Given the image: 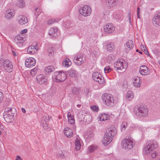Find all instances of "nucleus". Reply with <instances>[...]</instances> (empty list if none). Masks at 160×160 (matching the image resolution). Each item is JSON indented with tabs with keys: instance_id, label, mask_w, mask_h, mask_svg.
I'll use <instances>...</instances> for the list:
<instances>
[{
	"instance_id": "obj_35",
	"label": "nucleus",
	"mask_w": 160,
	"mask_h": 160,
	"mask_svg": "<svg viewBox=\"0 0 160 160\" xmlns=\"http://www.w3.org/2000/svg\"><path fill=\"white\" fill-rule=\"evenodd\" d=\"M106 47L107 50L110 52L112 51L113 49H114V45L112 42L109 43L107 44Z\"/></svg>"
},
{
	"instance_id": "obj_56",
	"label": "nucleus",
	"mask_w": 160,
	"mask_h": 160,
	"mask_svg": "<svg viewBox=\"0 0 160 160\" xmlns=\"http://www.w3.org/2000/svg\"><path fill=\"white\" fill-rule=\"evenodd\" d=\"M140 8H139V7H138V8H137V14H140Z\"/></svg>"
},
{
	"instance_id": "obj_48",
	"label": "nucleus",
	"mask_w": 160,
	"mask_h": 160,
	"mask_svg": "<svg viewBox=\"0 0 160 160\" xmlns=\"http://www.w3.org/2000/svg\"><path fill=\"white\" fill-rule=\"evenodd\" d=\"M91 108L92 110H93L94 111H96V112L98 111V107H97L96 105H94L93 106H91Z\"/></svg>"
},
{
	"instance_id": "obj_57",
	"label": "nucleus",
	"mask_w": 160,
	"mask_h": 160,
	"mask_svg": "<svg viewBox=\"0 0 160 160\" xmlns=\"http://www.w3.org/2000/svg\"><path fill=\"white\" fill-rule=\"evenodd\" d=\"M144 53L146 55H149V56L150 55V54H149V52L148 51L147 49H146L145 51V52H144Z\"/></svg>"
},
{
	"instance_id": "obj_61",
	"label": "nucleus",
	"mask_w": 160,
	"mask_h": 160,
	"mask_svg": "<svg viewBox=\"0 0 160 160\" xmlns=\"http://www.w3.org/2000/svg\"><path fill=\"white\" fill-rule=\"evenodd\" d=\"M137 14V17L138 18H140V16L139 15L140 14Z\"/></svg>"
},
{
	"instance_id": "obj_19",
	"label": "nucleus",
	"mask_w": 160,
	"mask_h": 160,
	"mask_svg": "<svg viewBox=\"0 0 160 160\" xmlns=\"http://www.w3.org/2000/svg\"><path fill=\"white\" fill-rule=\"evenodd\" d=\"M15 13L13 9H9L7 10L5 13V17L8 19L11 18L13 17Z\"/></svg>"
},
{
	"instance_id": "obj_12",
	"label": "nucleus",
	"mask_w": 160,
	"mask_h": 160,
	"mask_svg": "<svg viewBox=\"0 0 160 160\" xmlns=\"http://www.w3.org/2000/svg\"><path fill=\"white\" fill-rule=\"evenodd\" d=\"M36 62V60L34 58H29L26 60L25 64L26 67L32 68L35 65Z\"/></svg>"
},
{
	"instance_id": "obj_38",
	"label": "nucleus",
	"mask_w": 160,
	"mask_h": 160,
	"mask_svg": "<svg viewBox=\"0 0 160 160\" xmlns=\"http://www.w3.org/2000/svg\"><path fill=\"white\" fill-rule=\"evenodd\" d=\"M72 93L75 95H78L81 92V90L78 88H73L72 90Z\"/></svg>"
},
{
	"instance_id": "obj_42",
	"label": "nucleus",
	"mask_w": 160,
	"mask_h": 160,
	"mask_svg": "<svg viewBox=\"0 0 160 160\" xmlns=\"http://www.w3.org/2000/svg\"><path fill=\"white\" fill-rule=\"evenodd\" d=\"M97 148L96 146L91 145L88 148V150L90 153L93 152Z\"/></svg>"
},
{
	"instance_id": "obj_2",
	"label": "nucleus",
	"mask_w": 160,
	"mask_h": 160,
	"mask_svg": "<svg viewBox=\"0 0 160 160\" xmlns=\"http://www.w3.org/2000/svg\"><path fill=\"white\" fill-rule=\"evenodd\" d=\"M102 99L103 103L108 107H111L114 105V98L110 94L104 93L102 95Z\"/></svg>"
},
{
	"instance_id": "obj_47",
	"label": "nucleus",
	"mask_w": 160,
	"mask_h": 160,
	"mask_svg": "<svg viewBox=\"0 0 160 160\" xmlns=\"http://www.w3.org/2000/svg\"><path fill=\"white\" fill-rule=\"evenodd\" d=\"M127 122L125 121L123 122L121 125V127H122L123 128H124V130L125 129L127 128Z\"/></svg>"
},
{
	"instance_id": "obj_27",
	"label": "nucleus",
	"mask_w": 160,
	"mask_h": 160,
	"mask_svg": "<svg viewBox=\"0 0 160 160\" xmlns=\"http://www.w3.org/2000/svg\"><path fill=\"white\" fill-rule=\"evenodd\" d=\"M62 65L65 67H68L72 64L71 61L68 58L64 59L62 62Z\"/></svg>"
},
{
	"instance_id": "obj_32",
	"label": "nucleus",
	"mask_w": 160,
	"mask_h": 160,
	"mask_svg": "<svg viewBox=\"0 0 160 160\" xmlns=\"http://www.w3.org/2000/svg\"><path fill=\"white\" fill-rule=\"evenodd\" d=\"M68 121L69 123L71 124H73L75 123V120L74 118V116L72 115L71 114H68Z\"/></svg>"
},
{
	"instance_id": "obj_31",
	"label": "nucleus",
	"mask_w": 160,
	"mask_h": 160,
	"mask_svg": "<svg viewBox=\"0 0 160 160\" xmlns=\"http://www.w3.org/2000/svg\"><path fill=\"white\" fill-rule=\"evenodd\" d=\"M77 74L76 71L74 69L72 68L68 71V74L72 77H74Z\"/></svg>"
},
{
	"instance_id": "obj_29",
	"label": "nucleus",
	"mask_w": 160,
	"mask_h": 160,
	"mask_svg": "<svg viewBox=\"0 0 160 160\" xmlns=\"http://www.w3.org/2000/svg\"><path fill=\"white\" fill-rule=\"evenodd\" d=\"M87 113L85 111H81L77 114L78 118L82 120Z\"/></svg>"
},
{
	"instance_id": "obj_16",
	"label": "nucleus",
	"mask_w": 160,
	"mask_h": 160,
	"mask_svg": "<svg viewBox=\"0 0 160 160\" xmlns=\"http://www.w3.org/2000/svg\"><path fill=\"white\" fill-rule=\"evenodd\" d=\"M140 73L142 75H145L149 74L150 71L148 67L145 65H142L139 68Z\"/></svg>"
},
{
	"instance_id": "obj_46",
	"label": "nucleus",
	"mask_w": 160,
	"mask_h": 160,
	"mask_svg": "<svg viewBox=\"0 0 160 160\" xmlns=\"http://www.w3.org/2000/svg\"><path fill=\"white\" fill-rule=\"evenodd\" d=\"M112 69L110 68L109 66H107L105 68L104 72L105 73H109L112 70Z\"/></svg>"
},
{
	"instance_id": "obj_11",
	"label": "nucleus",
	"mask_w": 160,
	"mask_h": 160,
	"mask_svg": "<svg viewBox=\"0 0 160 160\" xmlns=\"http://www.w3.org/2000/svg\"><path fill=\"white\" fill-rule=\"evenodd\" d=\"M36 79L37 82L39 84L47 85V84L48 80L46 77L43 74H40L37 76Z\"/></svg>"
},
{
	"instance_id": "obj_43",
	"label": "nucleus",
	"mask_w": 160,
	"mask_h": 160,
	"mask_svg": "<svg viewBox=\"0 0 160 160\" xmlns=\"http://www.w3.org/2000/svg\"><path fill=\"white\" fill-rule=\"evenodd\" d=\"M37 68H35L31 70L30 72L32 76L35 75L37 72Z\"/></svg>"
},
{
	"instance_id": "obj_21",
	"label": "nucleus",
	"mask_w": 160,
	"mask_h": 160,
	"mask_svg": "<svg viewBox=\"0 0 160 160\" xmlns=\"http://www.w3.org/2000/svg\"><path fill=\"white\" fill-rule=\"evenodd\" d=\"M5 112H7L6 114H9V115H13V116H16L17 112L14 108H12L10 107L6 108L5 109Z\"/></svg>"
},
{
	"instance_id": "obj_8",
	"label": "nucleus",
	"mask_w": 160,
	"mask_h": 160,
	"mask_svg": "<svg viewBox=\"0 0 160 160\" xmlns=\"http://www.w3.org/2000/svg\"><path fill=\"white\" fill-rule=\"evenodd\" d=\"M133 142L131 140L124 139L122 142V147L125 149L129 150L132 148Z\"/></svg>"
},
{
	"instance_id": "obj_3",
	"label": "nucleus",
	"mask_w": 160,
	"mask_h": 160,
	"mask_svg": "<svg viewBox=\"0 0 160 160\" xmlns=\"http://www.w3.org/2000/svg\"><path fill=\"white\" fill-rule=\"evenodd\" d=\"M114 69L119 73H122L124 72L126 68V66L125 63L123 62V60L121 61L120 60L115 62L114 64Z\"/></svg>"
},
{
	"instance_id": "obj_60",
	"label": "nucleus",
	"mask_w": 160,
	"mask_h": 160,
	"mask_svg": "<svg viewBox=\"0 0 160 160\" xmlns=\"http://www.w3.org/2000/svg\"><path fill=\"white\" fill-rule=\"evenodd\" d=\"M87 136H87L86 135L85 136V137L86 138H88L89 139H90L91 138V136H90L89 137V136H88V137Z\"/></svg>"
},
{
	"instance_id": "obj_17",
	"label": "nucleus",
	"mask_w": 160,
	"mask_h": 160,
	"mask_svg": "<svg viewBox=\"0 0 160 160\" xmlns=\"http://www.w3.org/2000/svg\"><path fill=\"white\" fill-rule=\"evenodd\" d=\"M152 22L155 26H160V13H157L153 18Z\"/></svg>"
},
{
	"instance_id": "obj_6",
	"label": "nucleus",
	"mask_w": 160,
	"mask_h": 160,
	"mask_svg": "<svg viewBox=\"0 0 160 160\" xmlns=\"http://www.w3.org/2000/svg\"><path fill=\"white\" fill-rule=\"evenodd\" d=\"M138 112L136 113V115L139 117H146L148 114V109L145 105H141L138 109Z\"/></svg>"
},
{
	"instance_id": "obj_22",
	"label": "nucleus",
	"mask_w": 160,
	"mask_h": 160,
	"mask_svg": "<svg viewBox=\"0 0 160 160\" xmlns=\"http://www.w3.org/2000/svg\"><path fill=\"white\" fill-rule=\"evenodd\" d=\"M64 133L67 137L70 138L73 136V132L71 129L67 127L64 129Z\"/></svg>"
},
{
	"instance_id": "obj_53",
	"label": "nucleus",
	"mask_w": 160,
	"mask_h": 160,
	"mask_svg": "<svg viewBox=\"0 0 160 160\" xmlns=\"http://www.w3.org/2000/svg\"><path fill=\"white\" fill-rule=\"evenodd\" d=\"M3 96L2 93L0 92V103L1 102V101L2 100V97Z\"/></svg>"
},
{
	"instance_id": "obj_50",
	"label": "nucleus",
	"mask_w": 160,
	"mask_h": 160,
	"mask_svg": "<svg viewBox=\"0 0 160 160\" xmlns=\"http://www.w3.org/2000/svg\"><path fill=\"white\" fill-rule=\"evenodd\" d=\"M131 12H130V11H129L128 12V17L129 18V20L130 22L131 21L130 20H131Z\"/></svg>"
},
{
	"instance_id": "obj_44",
	"label": "nucleus",
	"mask_w": 160,
	"mask_h": 160,
	"mask_svg": "<svg viewBox=\"0 0 160 160\" xmlns=\"http://www.w3.org/2000/svg\"><path fill=\"white\" fill-rule=\"evenodd\" d=\"M87 97H89L91 95V92L89 88H87L84 91Z\"/></svg>"
},
{
	"instance_id": "obj_49",
	"label": "nucleus",
	"mask_w": 160,
	"mask_h": 160,
	"mask_svg": "<svg viewBox=\"0 0 160 160\" xmlns=\"http://www.w3.org/2000/svg\"><path fill=\"white\" fill-rule=\"evenodd\" d=\"M158 155V153L156 152H154L153 153L151 154V156L152 158H156Z\"/></svg>"
},
{
	"instance_id": "obj_33",
	"label": "nucleus",
	"mask_w": 160,
	"mask_h": 160,
	"mask_svg": "<svg viewBox=\"0 0 160 160\" xmlns=\"http://www.w3.org/2000/svg\"><path fill=\"white\" fill-rule=\"evenodd\" d=\"M81 141L79 139L77 138L75 142V149L78 150L80 149L81 147Z\"/></svg>"
},
{
	"instance_id": "obj_39",
	"label": "nucleus",
	"mask_w": 160,
	"mask_h": 160,
	"mask_svg": "<svg viewBox=\"0 0 160 160\" xmlns=\"http://www.w3.org/2000/svg\"><path fill=\"white\" fill-rule=\"evenodd\" d=\"M57 157L58 158L65 160V156L62 152H58L57 154Z\"/></svg>"
},
{
	"instance_id": "obj_52",
	"label": "nucleus",
	"mask_w": 160,
	"mask_h": 160,
	"mask_svg": "<svg viewBox=\"0 0 160 160\" xmlns=\"http://www.w3.org/2000/svg\"><path fill=\"white\" fill-rule=\"evenodd\" d=\"M27 32V30L26 29H24L22 30L21 31V34H23L26 33Z\"/></svg>"
},
{
	"instance_id": "obj_28",
	"label": "nucleus",
	"mask_w": 160,
	"mask_h": 160,
	"mask_svg": "<svg viewBox=\"0 0 160 160\" xmlns=\"http://www.w3.org/2000/svg\"><path fill=\"white\" fill-rule=\"evenodd\" d=\"M28 22V20L27 18L24 16H22L19 20L18 23L20 25H22L27 23Z\"/></svg>"
},
{
	"instance_id": "obj_63",
	"label": "nucleus",
	"mask_w": 160,
	"mask_h": 160,
	"mask_svg": "<svg viewBox=\"0 0 160 160\" xmlns=\"http://www.w3.org/2000/svg\"><path fill=\"white\" fill-rule=\"evenodd\" d=\"M81 105L80 104H78V105H77V106L79 108V107H80Z\"/></svg>"
},
{
	"instance_id": "obj_62",
	"label": "nucleus",
	"mask_w": 160,
	"mask_h": 160,
	"mask_svg": "<svg viewBox=\"0 0 160 160\" xmlns=\"http://www.w3.org/2000/svg\"><path fill=\"white\" fill-rule=\"evenodd\" d=\"M52 52H49V56H50L51 55V54L52 55Z\"/></svg>"
},
{
	"instance_id": "obj_13",
	"label": "nucleus",
	"mask_w": 160,
	"mask_h": 160,
	"mask_svg": "<svg viewBox=\"0 0 160 160\" xmlns=\"http://www.w3.org/2000/svg\"><path fill=\"white\" fill-rule=\"evenodd\" d=\"M114 27L112 23L106 24L104 26V30L105 32L108 33H110L113 32Z\"/></svg>"
},
{
	"instance_id": "obj_15",
	"label": "nucleus",
	"mask_w": 160,
	"mask_h": 160,
	"mask_svg": "<svg viewBox=\"0 0 160 160\" xmlns=\"http://www.w3.org/2000/svg\"><path fill=\"white\" fill-rule=\"evenodd\" d=\"M82 57L83 56L82 54H78L75 56L73 60L74 62L77 65H80L83 62Z\"/></svg>"
},
{
	"instance_id": "obj_37",
	"label": "nucleus",
	"mask_w": 160,
	"mask_h": 160,
	"mask_svg": "<svg viewBox=\"0 0 160 160\" xmlns=\"http://www.w3.org/2000/svg\"><path fill=\"white\" fill-rule=\"evenodd\" d=\"M109 117L108 115L106 113H103L101 115V116L100 117V119L101 121H104L108 119Z\"/></svg>"
},
{
	"instance_id": "obj_1",
	"label": "nucleus",
	"mask_w": 160,
	"mask_h": 160,
	"mask_svg": "<svg viewBox=\"0 0 160 160\" xmlns=\"http://www.w3.org/2000/svg\"><path fill=\"white\" fill-rule=\"evenodd\" d=\"M116 129L115 127H111L106 131L104 138L102 141L103 144L107 146L112 140V137L116 134Z\"/></svg>"
},
{
	"instance_id": "obj_20",
	"label": "nucleus",
	"mask_w": 160,
	"mask_h": 160,
	"mask_svg": "<svg viewBox=\"0 0 160 160\" xmlns=\"http://www.w3.org/2000/svg\"><path fill=\"white\" fill-rule=\"evenodd\" d=\"M49 34L50 36L56 37L59 34V32L57 28H52L50 29Z\"/></svg>"
},
{
	"instance_id": "obj_7",
	"label": "nucleus",
	"mask_w": 160,
	"mask_h": 160,
	"mask_svg": "<svg viewBox=\"0 0 160 160\" xmlns=\"http://www.w3.org/2000/svg\"><path fill=\"white\" fill-rule=\"evenodd\" d=\"M92 12L91 8L88 6L85 5L83 7L80 8V13L84 17L89 16Z\"/></svg>"
},
{
	"instance_id": "obj_54",
	"label": "nucleus",
	"mask_w": 160,
	"mask_h": 160,
	"mask_svg": "<svg viewBox=\"0 0 160 160\" xmlns=\"http://www.w3.org/2000/svg\"><path fill=\"white\" fill-rule=\"evenodd\" d=\"M140 47L142 51H143V50H144V48L146 49V47L142 45H141Z\"/></svg>"
},
{
	"instance_id": "obj_25",
	"label": "nucleus",
	"mask_w": 160,
	"mask_h": 160,
	"mask_svg": "<svg viewBox=\"0 0 160 160\" xmlns=\"http://www.w3.org/2000/svg\"><path fill=\"white\" fill-rule=\"evenodd\" d=\"M37 48H38L37 46L36 45L35 47L33 46H31L29 47L27 50V52L30 54H33L34 53L35 49L37 50Z\"/></svg>"
},
{
	"instance_id": "obj_40",
	"label": "nucleus",
	"mask_w": 160,
	"mask_h": 160,
	"mask_svg": "<svg viewBox=\"0 0 160 160\" xmlns=\"http://www.w3.org/2000/svg\"><path fill=\"white\" fill-rule=\"evenodd\" d=\"M36 12H34V15L36 16V18L38 17L39 14L42 12V11L40 10V8H36L35 9Z\"/></svg>"
},
{
	"instance_id": "obj_10",
	"label": "nucleus",
	"mask_w": 160,
	"mask_h": 160,
	"mask_svg": "<svg viewBox=\"0 0 160 160\" xmlns=\"http://www.w3.org/2000/svg\"><path fill=\"white\" fill-rule=\"evenodd\" d=\"M92 78L94 80L98 82L100 84L102 83L104 81V78L102 77L101 74L98 72H95L93 73Z\"/></svg>"
},
{
	"instance_id": "obj_45",
	"label": "nucleus",
	"mask_w": 160,
	"mask_h": 160,
	"mask_svg": "<svg viewBox=\"0 0 160 160\" xmlns=\"http://www.w3.org/2000/svg\"><path fill=\"white\" fill-rule=\"evenodd\" d=\"M116 0H106V3H108L110 6H112L114 3L115 2Z\"/></svg>"
},
{
	"instance_id": "obj_18",
	"label": "nucleus",
	"mask_w": 160,
	"mask_h": 160,
	"mask_svg": "<svg viewBox=\"0 0 160 160\" xmlns=\"http://www.w3.org/2000/svg\"><path fill=\"white\" fill-rule=\"evenodd\" d=\"M6 113L7 112H4L3 118L7 123H10L14 120L13 115H9V114H6Z\"/></svg>"
},
{
	"instance_id": "obj_30",
	"label": "nucleus",
	"mask_w": 160,
	"mask_h": 160,
	"mask_svg": "<svg viewBox=\"0 0 160 160\" xmlns=\"http://www.w3.org/2000/svg\"><path fill=\"white\" fill-rule=\"evenodd\" d=\"M126 46L128 48L129 50H131L134 46L133 41L131 40H128L126 44Z\"/></svg>"
},
{
	"instance_id": "obj_23",
	"label": "nucleus",
	"mask_w": 160,
	"mask_h": 160,
	"mask_svg": "<svg viewBox=\"0 0 160 160\" xmlns=\"http://www.w3.org/2000/svg\"><path fill=\"white\" fill-rule=\"evenodd\" d=\"M134 85L137 87H140L141 83V79L138 77H135L133 80Z\"/></svg>"
},
{
	"instance_id": "obj_26",
	"label": "nucleus",
	"mask_w": 160,
	"mask_h": 160,
	"mask_svg": "<svg viewBox=\"0 0 160 160\" xmlns=\"http://www.w3.org/2000/svg\"><path fill=\"white\" fill-rule=\"evenodd\" d=\"M14 40L17 44L22 43L24 42V38L19 35L17 36L15 38Z\"/></svg>"
},
{
	"instance_id": "obj_14",
	"label": "nucleus",
	"mask_w": 160,
	"mask_h": 160,
	"mask_svg": "<svg viewBox=\"0 0 160 160\" xmlns=\"http://www.w3.org/2000/svg\"><path fill=\"white\" fill-rule=\"evenodd\" d=\"M49 120V117L44 116L42 118L41 124L45 129H47L48 128V122Z\"/></svg>"
},
{
	"instance_id": "obj_64",
	"label": "nucleus",
	"mask_w": 160,
	"mask_h": 160,
	"mask_svg": "<svg viewBox=\"0 0 160 160\" xmlns=\"http://www.w3.org/2000/svg\"><path fill=\"white\" fill-rule=\"evenodd\" d=\"M146 49H147L146 48V49L144 48V50H143V51H142L143 52H145V51H146Z\"/></svg>"
},
{
	"instance_id": "obj_55",
	"label": "nucleus",
	"mask_w": 160,
	"mask_h": 160,
	"mask_svg": "<svg viewBox=\"0 0 160 160\" xmlns=\"http://www.w3.org/2000/svg\"><path fill=\"white\" fill-rule=\"evenodd\" d=\"M22 159L19 156H17L16 158V160H22Z\"/></svg>"
},
{
	"instance_id": "obj_58",
	"label": "nucleus",
	"mask_w": 160,
	"mask_h": 160,
	"mask_svg": "<svg viewBox=\"0 0 160 160\" xmlns=\"http://www.w3.org/2000/svg\"><path fill=\"white\" fill-rule=\"evenodd\" d=\"M12 52L14 56H16V53L14 51H12Z\"/></svg>"
},
{
	"instance_id": "obj_4",
	"label": "nucleus",
	"mask_w": 160,
	"mask_h": 160,
	"mask_svg": "<svg viewBox=\"0 0 160 160\" xmlns=\"http://www.w3.org/2000/svg\"><path fill=\"white\" fill-rule=\"evenodd\" d=\"M157 147L158 143L155 141L148 142V144L143 150V153L145 154L148 155L151 152L153 149L157 148Z\"/></svg>"
},
{
	"instance_id": "obj_41",
	"label": "nucleus",
	"mask_w": 160,
	"mask_h": 160,
	"mask_svg": "<svg viewBox=\"0 0 160 160\" xmlns=\"http://www.w3.org/2000/svg\"><path fill=\"white\" fill-rule=\"evenodd\" d=\"M17 4L20 7H23L24 6L25 3L22 0H19L17 2Z\"/></svg>"
},
{
	"instance_id": "obj_5",
	"label": "nucleus",
	"mask_w": 160,
	"mask_h": 160,
	"mask_svg": "<svg viewBox=\"0 0 160 160\" xmlns=\"http://www.w3.org/2000/svg\"><path fill=\"white\" fill-rule=\"evenodd\" d=\"M53 77L55 78L56 81L58 82H63L67 78L66 74L63 71L54 72Z\"/></svg>"
},
{
	"instance_id": "obj_51",
	"label": "nucleus",
	"mask_w": 160,
	"mask_h": 160,
	"mask_svg": "<svg viewBox=\"0 0 160 160\" xmlns=\"http://www.w3.org/2000/svg\"><path fill=\"white\" fill-rule=\"evenodd\" d=\"M54 22V20L50 19L48 21V24H51L53 23Z\"/></svg>"
},
{
	"instance_id": "obj_34",
	"label": "nucleus",
	"mask_w": 160,
	"mask_h": 160,
	"mask_svg": "<svg viewBox=\"0 0 160 160\" xmlns=\"http://www.w3.org/2000/svg\"><path fill=\"white\" fill-rule=\"evenodd\" d=\"M55 70V68L52 65L48 66L45 69V71L48 73H51L54 71Z\"/></svg>"
},
{
	"instance_id": "obj_59",
	"label": "nucleus",
	"mask_w": 160,
	"mask_h": 160,
	"mask_svg": "<svg viewBox=\"0 0 160 160\" xmlns=\"http://www.w3.org/2000/svg\"><path fill=\"white\" fill-rule=\"evenodd\" d=\"M22 112L23 113H25L26 112L25 110L23 108H22Z\"/></svg>"
},
{
	"instance_id": "obj_24",
	"label": "nucleus",
	"mask_w": 160,
	"mask_h": 160,
	"mask_svg": "<svg viewBox=\"0 0 160 160\" xmlns=\"http://www.w3.org/2000/svg\"><path fill=\"white\" fill-rule=\"evenodd\" d=\"M83 121L85 122L86 124L90 123L92 121V117L90 114L88 113L85 115L83 119Z\"/></svg>"
},
{
	"instance_id": "obj_9",
	"label": "nucleus",
	"mask_w": 160,
	"mask_h": 160,
	"mask_svg": "<svg viewBox=\"0 0 160 160\" xmlns=\"http://www.w3.org/2000/svg\"><path fill=\"white\" fill-rule=\"evenodd\" d=\"M5 71L11 72L12 70L13 66L11 62L8 59H6L2 62Z\"/></svg>"
},
{
	"instance_id": "obj_36",
	"label": "nucleus",
	"mask_w": 160,
	"mask_h": 160,
	"mask_svg": "<svg viewBox=\"0 0 160 160\" xmlns=\"http://www.w3.org/2000/svg\"><path fill=\"white\" fill-rule=\"evenodd\" d=\"M126 98L128 100H132L133 98V95L132 94V91H128L126 96Z\"/></svg>"
}]
</instances>
